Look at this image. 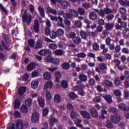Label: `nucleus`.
Listing matches in <instances>:
<instances>
[{
	"mask_svg": "<svg viewBox=\"0 0 129 129\" xmlns=\"http://www.w3.org/2000/svg\"><path fill=\"white\" fill-rule=\"evenodd\" d=\"M124 97H125V98H128L129 97V91L128 90L125 89L124 90Z\"/></svg>",
	"mask_w": 129,
	"mask_h": 129,
	"instance_id": "64",
	"label": "nucleus"
},
{
	"mask_svg": "<svg viewBox=\"0 0 129 129\" xmlns=\"http://www.w3.org/2000/svg\"><path fill=\"white\" fill-rule=\"evenodd\" d=\"M56 32L57 36H61L64 35V30L62 29H58Z\"/></svg>",
	"mask_w": 129,
	"mask_h": 129,
	"instance_id": "36",
	"label": "nucleus"
},
{
	"mask_svg": "<svg viewBox=\"0 0 129 129\" xmlns=\"http://www.w3.org/2000/svg\"><path fill=\"white\" fill-rule=\"evenodd\" d=\"M67 37L68 39H72L73 40L76 37V34L74 32H71Z\"/></svg>",
	"mask_w": 129,
	"mask_h": 129,
	"instance_id": "32",
	"label": "nucleus"
},
{
	"mask_svg": "<svg viewBox=\"0 0 129 129\" xmlns=\"http://www.w3.org/2000/svg\"><path fill=\"white\" fill-rule=\"evenodd\" d=\"M58 121V120L55 118H52L50 119L49 123L51 125L53 126L54 125V122H57Z\"/></svg>",
	"mask_w": 129,
	"mask_h": 129,
	"instance_id": "58",
	"label": "nucleus"
},
{
	"mask_svg": "<svg viewBox=\"0 0 129 129\" xmlns=\"http://www.w3.org/2000/svg\"><path fill=\"white\" fill-rule=\"evenodd\" d=\"M90 112L93 117H97V116H98V112L96 110V109L92 108L90 109Z\"/></svg>",
	"mask_w": 129,
	"mask_h": 129,
	"instance_id": "16",
	"label": "nucleus"
},
{
	"mask_svg": "<svg viewBox=\"0 0 129 129\" xmlns=\"http://www.w3.org/2000/svg\"><path fill=\"white\" fill-rule=\"evenodd\" d=\"M49 35L51 39H56V38H57L58 36L57 34V32L54 31H52V32H51Z\"/></svg>",
	"mask_w": 129,
	"mask_h": 129,
	"instance_id": "33",
	"label": "nucleus"
},
{
	"mask_svg": "<svg viewBox=\"0 0 129 129\" xmlns=\"http://www.w3.org/2000/svg\"><path fill=\"white\" fill-rule=\"evenodd\" d=\"M113 94L115 96L119 97L121 96V92L119 90H115L113 91Z\"/></svg>",
	"mask_w": 129,
	"mask_h": 129,
	"instance_id": "40",
	"label": "nucleus"
},
{
	"mask_svg": "<svg viewBox=\"0 0 129 129\" xmlns=\"http://www.w3.org/2000/svg\"><path fill=\"white\" fill-rule=\"evenodd\" d=\"M76 56L78 57V58H82L83 59L86 57V54L84 52H81L77 54Z\"/></svg>",
	"mask_w": 129,
	"mask_h": 129,
	"instance_id": "47",
	"label": "nucleus"
},
{
	"mask_svg": "<svg viewBox=\"0 0 129 129\" xmlns=\"http://www.w3.org/2000/svg\"><path fill=\"white\" fill-rule=\"evenodd\" d=\"M103 98L108 102V103H111L113 102L112 101V97L110 95H106L103 96Z\"/></svg>",
	"mask_w": 129,
	"mask_h": 129,
	"instance_id": "14",
	"label": "nucleus"
},
{
	"mask_svg": "<svg viewBox=\"0 0 129 129\" xmlns=\"http://www.w3.org/2000/svg\"><path fill=\"white\" fill-rule=\"evenodd\" d=\"M73 41L74 42L75 44H77V45H78L79 44H80L82 42V39L79 37H76Z\"/></svg>",
	"mask_w": 129,
	"mask_h": 129,
	"instance_id": "31",
	"label": "nucleus"
},
{
	"mask_svg": "<svg viewBox=\"0 0 129 129\" xmlns=\"http://www.w3.org/2000/svg\"><path fill=\"white\" fill-rule=\"evenodd\" d=\"M38 10L39 12V14H40V16L42 18H45V9H44V8L41 6H39Z\"/></svg>",
	"mask_w": 129,
	"mask_h": 129,
	"instance_id": "20",
	"label": "nucleus"
},
{
	"mask_svg": "<svg viewBox=\"0 0 129 129\" xmlns=\"http://www.w3.org/2000/svg\"><path fill=\"white\" fill-rule=\"evenodd\" d=\"M69 97H70L71 99H75V98H77V95L73 92H71L69 94Z\"/></svg>",
	"mask_w": 129,
	"mask_h": 129,
	"instance_id": "59",
	"label": "nucleus"
},
{
	"mask_svg": "<svg viewBox=\"0 0 129 129\" xmlns=\"http://www.w3.org/2000/svg\"><path fill=\"white\" fill-rule=\"evenodd\" d=\"M105 85L107 87H110V88L113 87V83H112V82L109 80H106L105 82Z\"/></svg>",
	"mask_w": 129,
	"mask_h": 129,
	"instance_id": "34",
	"label": "nucleus"
},
{
	"mask_svg": "<svg viewBox=\"0 0 129 129\" xmlns=\"http://www.w3.org/2000/svg\"><path fill=\"white\" fill-rule=\"evenodd\" d=\"M54 102H56L57 103H59L60 101H61V97L59 95H56L54 96Z\"/></svg>",
	"mask_w": 129,
	"mask_h": 129,
	"instance_id": "42",
	"label": "nucleus"
},
{
	"mask_svg": "<svg viewBox=\"0 0 129 129\" xmlns=\"http://www.w3.org/2000/svg\"><path fill=\"white\" fill-rule=\"evenodd\" d=\"M38 102L40 107H44V106H45V101H44V99L41 97L38 98Z\"/></svg>",
	"mask_w": 129,
	"mask_h": 129,
	"instance_id": "24",
	"label": "nucleus"
},
{
	"mask_svg": "<svg viewBox=\"0 0 129 129\" xmlns=\"http://www.w3.org/2000/svg\"><path fill=\"white\" fill-rule=\"evenodd\" d=\"M15 108H19L21 105V101H20V100L17 99L15 101Z\"/></svg>",
	"mask_w": 129,
	"mask_h": 129,
	"instance_id": "52",
	"label": "nucleus"
},
{
	"mask_svg": "<svg viewBox=\"0 0 129 129\" xmlns=\"http://www.w3.org/2000/svg\"><path fill=\"white\" fill-rule=\"evenodd\" d=\"M119 12L121 15H125L126 14V9L124 7H121L119 9Z\"/></svg>",
	"mask_w": 129,
	"mask_h": 129,
	"instance_id": "39",
	"label": "nucleus"
},
{
	"mask_svg": "<svg viewBox=\"0 0 129 129\" xmlns=\"http://www.w3.org/2000/svg\"><path fill=\"white\" fill-rule=\"evenodd\" d=\"M89 18L92 21H95L97 20V14L94 12H91L89 14Z\"/></svg>",
	"mask_w": 129,
	"mask_h": 129,
	"instance_id": "8",
	"label": "nucleus"
},
{
	"mask_svg": "<svg viewBox=\"0 0 129 129\" xmlns=\"http://www.w3.org/2000/svg\"><path fill=\"white\" fill-rule=\"evenodd\" d=\"M78 116H79V114H78L77 112L74 111V110L72 111L71 113V117H72V118L74 119L76 117H78Z\"/></svg>",
	"mask_w": 129,
	"mask_h": 129,
	"instance_id": "35",
	"label": "nucleus"
},
{
	"mask_svg": "<svg viewBox=\"0 0 129 129\" xmlns=\"http://www.w3.org/2000/svg\"><path fill=\"white\" fill-rule=\"evenodd\" d=\"M117 23L120 24L121 28H122L123 29H125L127 26L126 23L121 21V18H118L117 19Z\"/></svg>",
	"mask_w": 129,
	"mask_h": 129,
	"instance_id": "22",
	"label": "nucleus"
},
{
	"mask_svg": "<svg viewBox=\"0 0 129 129\" xmlns=\"http://www.w3.org/2000/svg\"><path fill=\"white\" fill-rule=\"evenodd\" d=\"M85 87V86L84 85L80 84L79 86H76L74 87V90L76 91H79L81 89H83Z\"/></svg>",
	"mask_w": 129,
	"mask_h": 129,
	"instance_id": "29",
	"label": "nucleus"
},
{
	"mask_svg": "<svg viewBox=\"0 0 129 129\" xmlns=\"http://www.w3.org/2000/svg\"><path fill=\"white\" fill-rule=\"evenodd\" d=\"M114 18V15L113 14H109L106 16V19L107 21H112V20Z\"/></svg>",
	"mask_w": 129,
	"mask_h": 129,
	"instance_id": "56",
	"label": "nucleus"
},
{
	"mask_svg": "<svg viewBox=\"0 0 129 129\" xmlns=\"http://www.w3.org/2000/svg\"><path fill=\"white\" fill-rule=\"evenodd\" d=\"M80 34L82 39L87 40V38H88V36H89V33L88 32L82 30L80 31Z\"/></svg>",
	"mask_w": 129,
	"mask_h": 129,
	"instance_id": "7",
	"label": "nucleus"
},
{
	"mask_svg": "<svg viewBox=\"0 0 129 129\" xmlns=\"http://www.w3.org/2000/svg\"><path fill=\"white\" fill-rule=\"evenodd\" d=\"M32 102H33V100H32V99L31 98H28L26 101H25V104L27 106H31L32 105Z\"/></svg>",
	"mask_w": 129,
	"mask_h": 129,
	"instance_id": "43",
	"label": "nucleus"
},
{
	"mask_svg": "<svg viewBox=\"0 0 129 129\" xmlns=\"http://www.w3.org/2000/svg\"><path fill=\"white\" fill-rule=\"evenodd\" d=\"M114 27V23H106L105 25V28L107 31H111Z\"/></svg>",
	"mask_w": 129,
	"mask_h": 129,
	"instance_id": "17",
	"label": "nucleus"
},
{
	"mask_svg": "<svg viewBox=\"0 0 129 129\" xmlns=\"http://www.w3.org/2000/svg\"><path fill=\"white\" fill-rule=\"evenodd\" d=\"M70 66V64H69V63H68V62L64 63L62 65V67L63 69H65V70L69 69Z\"/></svg>",
	"mask_w": 129,
	"mask_h": 129,
	"instance_id": "61",
	"label": "nucleus"
},
{
	"mask_svg": "<svg viewBox=\"0 0 129 129\" xmlns=\"http://www.w3.org/2000/svg\"><path fill=\"white\" fill-rule=\"evenodd\" d=\"M16 129H23L24 128V124L23 121L21 119H18L16 122Z\"/></svg>",
	"mask_w": 129,
	"mask_h": 129,
	"instance_id": "11",
	"label": "nucleus"
},
{
	"mask_svg": "<svg viewBox=\"0 0 129 129\" xmlns=\"http://www.w3.org/2000/svg\"><path fill=\"white\" fill-rule=\"evenodd\" d=\"M92 47L94 51H98L99 50V45L96 43H94Z\"/></svg>",
	"mask_w": 129,
	"mask_h": 129,
	"instance_id": "48",
	"label": "nucleus"
},
{
	"mask_svg": "<svg viewBox=\"0 0 129 129\" xmlns=\"http://www.w3.org/2000/svg\"><path fill=\"white\" fill-rule=\"evenodd\" d=\"M113 13V11L112 10L108 8H105L104 10L102 9L101 11V15H102V18H104L105 17V15H109L110 14H112Z\"/></svg>",
	"mask_w": 129,
	"mask_h": 129,
	"instance_id": "4",
	"label": "nucleus"
},
{
	"mask_svg": "<svg viewBox=\"0 0 129 129\" xmlns=\"http://www.w3.org/2000/svg\"><path fill=\"white\" fill-rule=\"evenodd\" d=\"M31 87L32 88L36 89L38 87V81H33L31 83Z\"/></svg>",
	"mask_w": 129,
	"mask_h": 129,
	"instance_id": "44",
	"label": "nucleus"
},
{
	"mask_svg": "<svg viewBox=\"0 0 129 129\" xmlns=\"http://www.w3.org/2000/svg\"><path fill=\"white\" fill-rule=\"evenodd\" d=\"M22 20L23 22L26 23L27 25L30 26L32 22V16L31 15H28V14H24L22 17Z\"/></svg>",
	"mask_w": 129,
	"mask_h": 129,
	"instance_id": "2",
	"label": "nucleus"
},
{
	"mask_svg": "<svg viewBox=\"0 0 129 129\" xmlns=\"http://www.w3.org/2000/svg\"><path fill=\"white\" fill-rule=\"evenodd\" d=\"M35 68V63H31L28 67L27 70L28 71H32Z\"/></svg>",
	"mask_w": 129,
	"mask_h": 129,
	"instance_id": "38",
	"label": "nucleus"
},
{
	"mask_svg": "<svg viewBox=\"0 0 129 129\" xmlns=\"http://www.w3.org/2000/svg\"><path fill=\"white\" fill-rule=\"evenodd\" d=\"M85 9L82 8H79L78 9V14L80 16H84L85 15Z\"/></svg>",
	"mask_w": 129,
	"mask_h": 129,
	"instance_id": "26",
	"label": "nucleus"
},
{
	"mask_svg": "<svg viewBox=\"0 0 129 129\" xmlns=\"http://www.w3.org/2000/svg\"><path fill=\"white\" fill-rule=\"evenodd\" d=\"M15 118H18V117H21V113L19 111L16 110L14 114Z\"/></svg>",
	"mask_w": 129,
	"mask_h": 129,
	"instance_id": "63",
	"label": "nucleus"
},
{
	"mask_svg": "<svg viewBox=\"0 0 129 129\" xmlns=\"http://www.w3.org/2000/svg\"><path fill=\"white\" fill-rule=\"evenodd\" d=\"M32 30L35 33H39L40 32V24L37 19L34 20V24L33 26Z\"/></svg>",
	"mask_w": 129,
	"mask_h": 129,
	"instance_id": "3",
	"label": "nucleus"
},
{
	"mask_svg": "<svg viewBox=\"0 0 129 129\" xmlns=\"http://www.w3.org/2000/svg\"><path fill=\"white\" fill-rule=\"evenodd\" d=\"M122 34L124 36V37H128L129 36L128 28L125 29L122 32Z\"/></svg>",
	"mask_w": 129,
	"mask_h": 129,
	"instance_id": "45",
	"label": "nucleus"
},
{
	"mask_svg": "<svg viewBox=\"0 0 129 129\" xmlns=\"http://www.w3.org/2000/svg\"><path fill=\"white\" fill-rule=\"evenodd\" d=\"M100 48L103 50V51L102 52V54H106V53L108 52V48L105 47V44H101Z\"/></svg>",
	"mask_w": 129,
	"mask_h": 129,
	"instance_id": "28",
	"label": "nucleus"
},
{
	"mask_svg": "<svg viewBox=\"0 0 129 129\" xmlns=\"http://www.w3.org/2000/svg\"><path fill=\"white\" fill-rule=\"evenodd\" d=\"M58 21H57L56 25L58 26V27H61V28H65V26H64V24H63V18L62 17L59 16L58 17Z\"/></svg>",
	"mask_w": 129,
	"mask_h": 129,
	"instance_id": "13",
	"label": "nucleus"
},
{
	"mask_svg": "<svg viewBox=\"0 0 129 129\" xmlns=\"http://www.w3.org/2000/svg\"><path fill=\"white\" fill-rule=\"evenodd\" d=\"M43 40L39 39L37 40L36 45H35V49H42L43 48Z\"/></svg>",
	"mask_w": 129,
	"mask_h": 129,
	"instance_id": "12",
	"label": "nucleus"
},
{
	"mask_svg": "<svg viewBox=\"0 0 129 129\" xmlns=\"http://www.w3.org/2000/svg\"><path fill=\"white\" fill-rule=\"evenodd\" d=\"M75 26L78 28H81L82 26V23L81 21H77L75 22Z\"/></svg>",
	"mask_w": 129,
	"mask_h": 129,
	"instance_id": "54",
	"label": "nucleus"
},
{
	"mask_svg": "<svg viewBox=\"0 0 129 129\" xmlns=\"http://www.w3.org/2000/svg\"><path fill=\"white\" fill-rule=\"evenodd\" d=\"M39 117H40V114L38 113H33L31 116V121L33 123H37L39 121Z\"/></svg>",
	"mask_w": 129,
	"mask_h": 129,
	"instance_id": "5",
	"label": "nucleus"
},
{
	"mask_svg": "<svg viewBox=\"0 0 129 129\" xmlns=\"http://www.w3.org/2000/svg\"><path fill=\"white\" fill-rule=\"evenodd\" d=\"M89 85L90 86H93V85H95V80H94V79H90L89 80Z\"/></svg>",
	"mask_w": 129,
	"mask_h": 129,
	"instance_id": "53",
	"label": "nucleus"
},
{
	"mask_svg": "<svg viewBox=\"0 0 129 129\" xmlns=\"http://www.w3.org/2000/svg\"><path fill=\"white\" fill-rule=\"evenodd\" d=\"M94 102H96L98 103V102H100L101 101V98L99 96H96L94 99H93Z\"/></svg>",
	"mask_w": 129,
	"mask_h": 129,
	"instance_id": "62",
	"label": "nucleus"
},
{
	"mask_svg": "<svg viewBox=\"0 0 129 129\" xmlns=\"http://www.w3.org/2000/svg\"><path fill=\"white\" fill-rule=\"evenodd\" d=\"M53 54L56 56H62L64 54V51L62 49H57L53 52Z\"/></svg>",
	"mask_w": 129,
	"mask_h": 129,
	"instance_id": "25",
	"label": "nucleus"
},
{
	"mask_svg": "<svg viewBox=\"0 0 129 129\" xmlns=\"http://www.w3.org/2000/svg\"><path fill=\"white\" fill-rule=\"evenodd\" d=\"M121 84V82L120 81V79L118 77H116L115 78L114 80V84L115 85H116L117 86H118L119 85H120Z\"/></svg>",
	"mask_w": 129,
	"mask_h": 129,
	"instance_id": "37",
	"label": "nucleus"
},
{
	"mask_svg": "<svg viewBox=\"0 0 129 129\" xmlns=\"http://www.w3.org/2000/svg\"><path fill=\"white\" fill-rule=\"evenodd\" d=\"M81 114L83 116V117H84V118L89 119L90 118V114L88 113L86 111H81Z\"/></svg>",
	"mask_w": 129,
	"mask_h": 129,
	"instance_id": "18",
	"label": "nucleus"
},
{
	"mask_svg": "<svg viewBox=\"0 0 129 129\" xmlns=\"http://www.w3.org/2000/svg\"><path fill=\"white\" fill-rule=\"evenodd\" d=\"M49 48L51 50H56V49L58 48V46H57L56 44L51 43L49 45Z\"/></svg>",
	"mask_w": 129,
	"mask_h": 129,
	"instance_id": "49",
	"label": "nucleus"
},
{
	"mask_svg": "<svg viewBox=\"0 0 129 129\" xmlns=\"http://www.w3.org/2000/svg\"><path fill=\"white\" fill-rule=\"evenodd\" d=\"M21 110L22 112H24V113H27V112L29 111L28 108L24 105L22 106L21 108Z\"/></svg>",
	"mask_w": 129,
	"mask_h": 129,
	"instance_id": "46",
	"label": "nucleus"
},
{
	"mask_svg": "<svg viewBox=\"0 0 129 129\" xmlns=\"http://www.w3.org/2000/svg\"><path fill=\"white\" fill-rule=\"evenodd\" d=\"M67 109H68V110H71L72 111H73L74 109V107H73V105L70 103H68L67 104Z\"/></svg>",
	"mask_w": 129,
	"mask_h": 129,
	"instance_id": "60",
	"label": "nucleus"
},
{
	"mask_svg": "<svg viewBox=\"0 0 129 129\" xmlns=\"http://www.w3.org/2000/svg\"><path fill=\"white\" fill-rule=\"evenodd\" d=\"M118 107L120 110L121 111H124L126 113L125 114V117L126 118H129V106L128 105L122 103H120Z\"/></svg>",
	"mask_w": 129,
	"mask_h": 129,
	"instance_id": "1",
	"label": "nucleus"
},
{
	"mask_svg": "<svg viewBox=\"0 0 129 129\" xmlns=\"http://www.w3.org/2000/svg\"><path fill=\"white\" fill-rule=\"evenodd\" d=\"M46 13L47 14H52V15H54V16H56L57 14V11L55 9L51 8L50 7H47Z\"/></svg>",
	"mask_w": 129,
	"mask_h": 129,
	"instance_id": "9",
	"label": "nucleus"
},
{
	"mask_svg": "<svg viewBox=\"0 0 129 129\" xmlns=\"http://www.w3.org/2000/svg\"><path fill=\"white\" fill-rule=\"evenodd\" d=\"M63 18L66 19V20H68V19L73 20V18L71 16V15L70 14V13H68L63 14Z\"/></svg>",
	"mask_w": 129,
	"mask_h": 129,
	"instance_id": "30",
	"label": "nucleus"
},
{
	"mask_svg": "<svg viewBox=\"0 0 129 129\" xmlns=\"http://www.w3.org/2000/svg\"><path fill=\"white\" fill-rule=\"evenodd\" d=\"M70 14L72 18V17H74V18H77L78 17V11H76L74 9H71L70 10Z\"/></svg>",
	"mask_w": 129,
	"mask_h": 129,
	"instance_id": "19",
	"label": "nucleus"
},
{
	"mask_svg": "<svg viewBox=\"0 0 129 129\" xmlns=\"http://www.w3.org/2000/svg\"><path fill=\"white\" fill-rule=\"evenodd\" d=\"M60 4H61L62 9H67L68 8V3H67V2L63 1Z\"/></svg>",
	"mask_w": 129,
	"mask_h": 129,
	"instance_id": "55",
	"label": "nucleus"
},
{
	"mask_svg": "<svg viewBox=\"0 0 129 129\" xmlns=\"http://www.w3.org/2000/svg\"><path fill=\"white\" fill-rule=\"evenodd\" d=\"M68 82L66 81V80H62L61 82V87L62 88H64V89H66L68 88Z\"/></svg>",
	"mask_w": 129,
	"mask_h": 129,
	"instance_id": "27",
	"label": "nucleus"
},
{
	"mask_svg": "<svg viewBox=\"0 0 129 129\" xmlns=\"http://www.w3.org/2000/svg\"><path fill=\"white\" fill-rule=\"evenodd\" d=\"M26 91H27V88L26 87H21L19 88L18 92L20 95H23L25 94Z\"/></svg>",
	"mask_w": 129,
	"mask_h": 129,
	"instance_id": "23",
	"label": "nucleus"
},
{
	"mask_svg": "<svg viewBox=\"0 0 129 129\" xmlns=\"http://www.w3.org/2000/svg\"><path fill=\"white\" fill-rule=\"evenodd\" d=\"M54 75L56 78V82H60V78H61L62 75L60 72H56Z\"/></svg>",
	"mask_w": 129,
	"mask_h": 129,
	"instance_id": "21",
	"label": "nucleus"
},
{
	"mask_svg": "<svg viewBox=\"0 0 129 129\" xmlns=\"http://www.w3.org/2000/svg\"><path fill=\"white\" fill-rule=\"evenodd\" d=\"M44 79L46 80H49L51 79V73L46 72L44 74Z\"/></svg>",
	"mask_w": 129,
	"mask_h": 129,
	"instance_id": "41",
	"label": "nucleus"
},
{
	"mask_svg": "<svg viewBox=\"0 0 129 129\" xmlns=\"http://www.w3.org/2000/svg\"><path fill=\"white\" fill-rule=\"evenodd\" d=\"M53 83L52 82V81H48L45 83L44 85V90H46L47 91L48 90L51 89Z\"/></svg>",
	"mask_w": 129,
	"mask_h": 129,
	"instance_id": "10",
	"label": "nucleus"
},
{
	"mask_svg": "<svg viewBox=\"0 0 129 129\" xmlns=\"http://www.w3.org/2000/svg\"><path fill=\"white\" fill-rule=\"evenodd\" d=\"M99 68L101 70H106L107 69V67L105 66V64H104V63H101L99 64Z\"/></svg>",
	"mask_w": 129,
	"mask_h": 129,
	"instance_id": "51",
	"label": "nucleus"
},
{
	"mask_svg": "<svg viewBox=\"0 0 129 129\" xmlns=\"http://www.w3.org/2000/svg\"><path fill=\"white\" fill-rule=\"evenodd\" d=\"M28 44L29 46H30V47H31V48H34L35 46V40L33 39H30L28 41Z\"/></svg>",
	"mask_w": 129,
	"mask_h": 129,
	"instance_id": "50",
	"label": "nucleus"
},
{
	"mask_svg": "<svg viewBox=\"0 0 129 129\" xmlns=\"http://www.w3.org/2000/svg\"><path fill=\"white\" fill-rule=\"evenodd\" d=\"M79 78L82 82H86V81H87V76L84 74H80Z\"/></svg>",
	"mask_w": 129,
	"mask_h": 129,
	"instance_id": "15",
	"label": "nucleus"
},
{
	"mask_svg": "<svg viewBox=\"0 0 129 129\" xmlns=\"http://www.w3.org/2000/svg\"><path fill=\"white\" fill-rule=\"evenodd\" d=\"M110 119L113 123H118L120 121V117L116 115H111Z\"/></svg>",
	"mask_w": 129,
	"mask_h": 129,
	"instance_id": "6",
	"label": "nucleus"
},
{
	"mask_svg": "<svg viewBox=\"0 0 129 129\" xmlns=\"http://www.w3.org/2000/svg\"><path fill=\"white\" fill-rule=\"evenodd\" d=\"M49 113V109L48 108H45L43 110V116H47Z\"/></svg>",
	"mask_w": 129,
	"mask_h": 129,
	"instance_id": "57",
	"label": "nucleus"
}]
</instances>
